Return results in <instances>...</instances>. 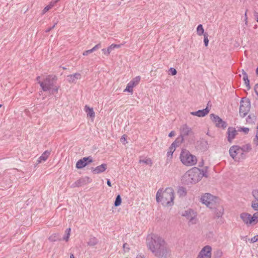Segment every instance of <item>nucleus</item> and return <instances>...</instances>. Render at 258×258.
Masks as SVG:
<instances>
[{
	"instance_id": "nucleus-1",
	"label": "nucleus",
	"mask_w": 258,
	"mask_h": 258,
	"mask_svg": "<svg viewBox=\"0 0 258 258\" xmlns=\"http://www.w3.org/2000/svg\"><path fill=\"white\" fill-rule=\"evenodd\" d=\"M147 245L148 249L157 257L166 258L171 255V250L166 242L157 234H152L148 236Z\"/></svg>"
},
{
	"instance_id": "nucleus-2",
	"label": "nucleus",
	"mask_w": 258,
	"mask_h": 258,
	"mask_svg": "<svg viewBox=\"0 0 258 258\" xmlns=\"http://www.w3.org/2000/svg\"><path fill=\"white\" fill-rule=\"evenodd\" d=\"M156 199L158 203L161 202L164 206L171 207L173 205L174 199V190L171 187L158 189L156 193Z\"/></svg>"
},
{
	"instance_id": "nucleus-3",
	"label": "nucleus",
	"mask_w": 258,
	"mask_h": 258,
	"mask_svg": "<svg viewBox=\"0 0 258 258\" xmlns=\"http://www.w3.org/2000/svg\"><path fill=\"white\" fill-rule=\"evenodd\" d=\"M57 80V78L55 75H50L46 76L43 81H39V84L42 90L46 92L50 91L55 86Z\"/></svg>"
},
{
	"instance_id": "nucleus-4",
	"label": "nucleus",
	"mask_w": 258,
	"mask_h": 258,
	"mask_svg": "<svg viewBox=\"0 0 258 258\" xmlns=\"http://www.w3.org/2000/svg\"><path fill=\"white\" fill-rule=\"evenodd\" d=\"M180 159L181 162L187 166H193L197 162V157L186 150L181 151L180 154Z\"/></svg>"
},
{
	"instance_id": "nucleus-5",
	"label": "nucleus",
	"mask_w": 258,
	"mask_h": 258,
	"mask_svg": "<svg viewBox=\"0 0 258 258\" xmlns=\"http://www.w3.org/2000/svg\"><path fill=\"white\" fill-rule=\"evenodd\" d=\"M200 171L199 168L195 167L187 171L184 174V177L186 178L190 183H196L201 179Z\"/></svg>"
},
{
	"instance_id": "nucleus-6",
	"label": "nucleus",
	"mask_w": 258,
	"mask_h": 258,
	"mask_svg": "<svg viewBox=\"0 0 258 258\" xmlns=\"http://www.w3.org/2000/svg\"><path fill=\"white\" fill-rule=\"evenodd\" d=\"M250 101L249 99H247L245 102L242 100L240 102L239 107V114L241 117H245L250 111Z\"/></svg>"
},
{
	"instance_id": "nucleus-7",
	"label": "nucleus",
	"mask_w": 258,
	"mask_h": 258,
	"mask_svg": "<svg viewBox=\"0 0 258 258\" xmlns=\"http://www.w3.org/2000/svg\"><path fill=\"white\" fill-rule=\"evenodd\" d=\"M210 118L212 121L214 122L215 126L219 128H222L223 129H225L227 126V123L222 120L219 116L212 113L210 114Z\"/></svg>"
},
{
	"instance_id": "nucleus-8",
	"label": "nucleus",
	"mask_w": 258,
	"mask_h": 258,
	"mask_svg": "<svg viewBox=\"0 0 258 258\" xmlns=\"http://www.w3.org/2000/svg\"><path fill=\"white\" fill-rule=\"evenodd\" d=\"M92 162L93 159L91 156L85 157L77 161L76 167L77 169H82Z\"/></svg>"
},
{
	"instance_id": "nucleus-9",
	"label": "nucleus",
	"mask_w": 258,
	"mask_h": 258,
	"mask_svg": "<svg viewBox=\"0 0 258 258\" xmlns=\"http://www.w3.org/2000/svg\"><path fill=\"white\" fill-rule=\"evenodd\" d=\"M229 153L230 157L235 161H239V158H237L236 156L238 154H241V150L240 146L237 145L232 146L229 150Z\"/></svg>"
},
{
	"instance_id": "nucleus-10",
	"label": "nucleus",
	"mask_w": 258,
	"mask_h": 258,
	"mask_svg": "<svg viewBox=\"0 0 258 258\" xmlns=\"http://www.w3.org/2000/svg\"><path fill=\"white\" fill-rule=\"evenodd\" d=\"M211 247L209 245H206L202 249L197 258H211Z\"/></svg>"
},
{
	"instance_id": "nucleus-11",
	"label": "nucleus",
	"mask_w": 258,
	"mask_h": 258,
	"mask_svg": "<svg viewBox=\"0 0 258 258\" xmlns=\"http://www.w3.org/2000/svg\"><path fill=\"white\" fill-rule=\"evenodd\" d=\"M202 203L208 207H211L213 201V196L209 193H206L201 198Z\"/></svg>"
},
{
	"instance_id": "nucleus-12",
	"label": "nucleus",
	"mask_w": 258,
	"mask_h": 258,
	"mask_svg": "<svg viewBox=\"0 0 258 258\" xmlns=\"http://www.w3.org/2000/svg\"><path fill=\"white\" fill-rule=\"evenodd\" d=\"M91 180L89 177L85 176L77 180L72 184V186L73 187L82 186L91 182Z\"/></svg>"
},
{
	"instance_id": "nucleus-13",
	"label": "nucleus",
	"mask_w": 258,
	"mask_h": 258,
	"mask_svg": "<svg viewBox=\"0 0 258 258\" xmlns=\"http://www.w3.org/2000/svg\"><path fill=\"white\" fill-rule=\"evenodd\" d=\"M227 141L231 143L233 139L235 138L237 134V131L234 127H229L227 132Z\"/></svg>"
},
{
	"instance_id": "nucleus-14",
	"label": "nucleus",
	"mask_w": 258,
	"mask_h": 258,
	"mask_svg": "<svg viewBox=\"0 0 258 258\" xmlns=\"http://www.w3.org/2000/svg\"><path fill=\"white\" fill-rule=\"evenodd\" d=\"M240 218L243 222L246 225L252 224L253 223V219L251 218V215L247 213H242L240 214Z\"/></svg>"
},
{
	"instance_id": "nucleus-15",
	"label": "nucleus",
	"mask_w": 258,
	"mask_h": 258,
	"mask_svg": "<svg viewBox=\"0 0 258 258\" xmlns=\"http://www.w3.org/2000/svg\"><path fill=\"white\" fill-rule=\"evenodd\" d=\"M252 195L255 200L251 203V207L254 211H258V189L253 190Z\"/></svg>"
},
{
	"instance_id": "nucleus-16",
	"label": "nucleus",
	"mask_w": 258,
	"mask_h": 258,
	"mask_svg": "<svg viewBox=\"0 0 258 258\" xmlns=\"http://www.w3.org/2000/svg\"><path fill=\"white\" fill-rule=\"evenodd\" d=\"M210 111V109L207 107L206 108L199 110L197 111L191 112L190 114L194 116H197L198 117H204Z\"/></svg>"
},
{
	"instance_id": "nucleus-17",
	"label": "nucleus",
	"mask_w": 258,
	"mask_h": 258,
	"mask_svg": "<svg viewBox=\"0 0 258 258\" xmlns=\"http://www.w3.org/2000/svg\"><path fill=\"white\" fill-rule=\"evenodd\" d=\"M192 133L191 128L188 127L186 124H184L180 128V136L184 138L187 136Z\"/></svg>"
},
{
	"instance_id": "nucleus-18",
	"label": "nucleus",
	"mask_w": 258,
	"mask_h": 258,
	"mask_svg": "<svg viewBox=\"0 0 258 258\" xmlns=\"http://www.w3.org/2000/svg\"><path fill=\"white\" fill-rule=\"evenodd\" d=\"M107 165L106 164H102L95 168L92 167L91 169L94 174H99L105 171Z\"/></svg>"
},
{
	"instance_id": "nucleus-19",
	"label": "nucleus",
	"mask_w": 258,
	"mask_h": 258,
	"mask_svg": "<svg viewBox=\"0 0 258 258\" xmlns=\"http://www.w3.org/2000/svg\"><path fill=\"white\" fill-rule=\"evenodd\" d=\"M50 154V151L48 150L45 151L43 153L41 156L37 160V163H40L42 162H45L48 158Z\"/></svg>"
},
{
	"instance_id": "nucleus-20",
	"label": "nucleus",
	"mask_w": 258,
	"mask_h": 258,
	"mask_svg": "<svg viewBox=\"0 0 258 258\" xmlns=\"http://www.w3.org/2000/svg\"><path fill=\"white\" fill-rule=\"evenodd\" d=\"M81 74L80 73H75L73 75L68 76V81L70 83H74L76 80L81 79Z\"/></svg>"
},
{
	"instance_id": "nucleus-21",
	"label": "nucleus",
	"mask_w": 258,
	"mask_h": 258,
	"mask_svg": "<svg viewBox=\"0 0 258 258\" xmlns=\"http://www.w3.org/2000/svg\"><path fill=\"white\" fill-rule=\"evenodd\" d=\"M240 149L241 150V156L242 157L244 155V152L245 153H248L250 152L252 148L250 144H247L245 145H244L242 146L241 147H240Z\"/></svg>"
},
{
	"instance_id": "nucleus-22",
	"label": "nucleus",
	"mask_w": 258,
	"mask_h": 258,
	"mask_svg": "<svg viewBox=\"0 0 258 258\" xmlns=\"http://www.w3.org/2000/svg\"><path fill=\"white\" fill-rule=\"evenodd\" d=\"M85 110L87 113L88 117H90L91 118H93L95 117V112L93 110V108H90L87 105H86L85 106Z\"/></svg>"
},
{
	"instance_id": "nucleus-23",
	"label": "nucleus",
	"mask_w": 258,
	"mask_h": 258,
	"mask_svg": "<svg viewBox=\"0 0 258 258\" xmlns=\"http://www.w3.org/2000/svg\"><path fill=\"white\" fill-rule=\"evenodd\" d=\"M192 212H193L192 210L188 209L186 211H185L182 214L183 216H184L187 219H189L190 222H191L194 219V218L190 215L191 213Z\"/></svg>"
},
{
	"instance_id": "nucleus-24",
	"label": "nucleus",
	"mask_w": 258,
	"mask_h": 258,
	"mask_svg": "<svg viewBox=\"0 0 258 258\" xmlns=\"http://www.w3.org/2000/svg\"><path fill=\"white\" fill-rule=\"evenodd\" d=\"M98 243V240L94 236H90L89 238L88 241L87 242V244L90 246H95Z\"/></svg>"
},
{
	"instance_id": "nucleus-25",
	"label": "nucleus",
	"mask_w": 258,
	"mask_h": 258,
	"mask_svg": "<svg viewBox=\"0 0 258 258\" xmlns=\"http://www.w3.org/2000/svg\"><path fill=\"white\" fill-rule=\"evenodd\" d=\"M223 212L224 209L222 207L215 209L214 212L215 217L217 218L221 217L223 215Z\"/></svg>"
},
{
	"instance_id": "nucleus-26",
	"label": "nucleus",
	"mask_w": 258,
	"mask_h": 258,
	"mask_svg": "<svg viewBox=\"0 0 258 258\" xmlns=\"http://www.w3.org/2000/svg\"><path fill=\"white\" fill-rule=\"evenodd\" d=\"M55 4L52 1L49 3L48 5H47L43 10L42 12V15H44L46 12L48 11L49 10L52 9Z\"/></svg>"
},
{
	"instance_id": "nucleus-27",
	"label": "nucleus",
	"mask_w": 258,
	"mask_h": 258,
	"mask_svg": "<svg viewBox=\"0 0 258 258\" xmlns=\"http://www.w3.org/2000/svg\"><path fill=\"white\" fill-rule=\"evenodd\" d=\"M49 240L52 242H55L60 240L59 235L58 233H54L50 235Z\"/></svg>"
},
{
	"instance_id": "nucleus-28",
	"label": "nucleus",
	"mask_w": 258,
	"mask_h": 258,
	"mask_svg": "<svg viewBox=\"0 0 258 258\" xmlns=\"http://www.w3.org/2000/svg\"><path fill=\"white\" fill-rule=\"evenodd\" d=\"M141 80L140 76H137L135 78H134L132 80H131L130 83L131 84H132L134 87L137 86L140 82Z\"/></svg>"
},
{
	"instance_id": "nucleus-29",
	"label": "nucleus",
	"mask_w": 258,
	"mask_h": 258,
	"mask_svg": "<svg viewBox=\"0 0 258 258\" xmlns=\"http://www.w3.org/2000/svg\"><path fill=\"white\" fill-rule=\"evenodd\" d=\"M178 195L180 196H186V189L181 186V187H179V188H178V191H177Z\"/></svg>"
},
{
	"instance_id": "nucleus-30",
	"label": "nucleus",
	"mask_w": 258,
	"mask_h": 258,
	"mask_svg": "<svg viewBox=\"0 0 258 258\" xmlns=\"http://www.w3.org/2000/svg\"><path fill=\"white\" fill-rule=\"evenodd\" d=\"M121 201L122 200L120 196L119 195H118L115 198V200L114 203V206L115 207L119 206V205H120L121 203Z\"/></svg>"
},
{
	"instance_id": "nucleus-31",
	"label": "nucleus",
	"mask_w": 258,
	"mask_h": 258,
	"mask_svg": "<svg viewBox=\"0 0 258 258\" xmlns=\"http://www.w3.org/2000/svg\"><path fill=\"white\" fill-rule=\"evenodd\" d=\"M197 34L200 36H201L202 35L204 34V30L203 25L202 24H200L198 26L197 28Z\"/></svg>"
},
{
	"instance_id": "nucleus-32",
	"label": "nucleus",
	"mask_w": 258,
	"mask_h": 258,
	"mask_svg": "<svg viewBox=\"0 0 258 258\" xmlns=\"http://www.w3.org/2000/svg\"><path fill=\"white\" fill-rule=\"evenodd\" d=\"M134 87V86L132 84H131V83L129 82L127 84V86H126L125 89H124V91L128 92L129 93H132L133 92V88Z\"/></svg>"
},
{
	"instance_id": "nucleus-33",
	"label": "nucleus",
	"mask_w": 258,
	"mask_h": 258,
	"mask_svg": "<svg viewBox=\"0 0 258 258\" xmlns=\"http://www.w3.org/2000/svg\"><path fill=\"white\" fill-rule=\"evenodd\" d=\"M71 228H68L65 231V234L63 237V239L66 241H68L70 235Z\"/></svg>"
},
{
	"instance_id": "nucleus-34",
	"label": "nucleus",
	"mask_w": 258,
	"mask_h": 258,
	"mask_svg": "<svg viewBox=\"0 0 258 258\" xmlns=\"http://www.w3.org/2000/svg\"><path fill=\"white\" fill-rule=\"evenodd\" d=\"M243 81L244 82V83L246 85V88L247 90H249L250 88V84H249V80L247 76H243Z\"/></svg>"
},
{
	"instance_id": "nucleus-35",
	"label": "nucleus",
	"mask_w": 258,
	"mask_h": 258,
	"mask_svg": "<svg viewBox=\"0 0 258 258\" xmlns=\"http://www.w3.org/2000/svg\"><path fill=\"white\" fill-rule=\"evenodd\" d=\"M207 168L208 167H206L205 169H200L201 171H200V176H201V178L204 176L206 177H208V175L207 174Z\"/></svg>"
},
{
	"instance_id": "nucleus-36",
	"label": "nucleus",
	"mask_w": 258,
	"mask_h": 258,
	"mask_svg": "<svg viewBox=\"0 0 258 258\" xmlns=\"http://www.w3.org/2000/svg\"><path fill=\"white\" fill-rule=\"evenodd\" d=\"M175 151V149L173 148V147H170L169 148V150L167 152V157H172V154L174 152V151Z\"/></svg>"
},
{
	"instance_id": "nucleus-37",
	"label": "nucleus",
	"mask_w": 258,
	"mask_h": 258,
	"mask_svg": "<svg viewBox=\"0 0 258 258\" xmlns=\"http://www.w3.org/2000/svg\"><path fill=\"white\" fill-rule=\"evenodd\" d=\"M121 44H112L110 45L108 47L111 51L112 50L114 49L115 48H118L120 47Z\"/></svg>"
},
{
	"instance_id": "nucleus-38",
	"label": "nucleus",
	"mask_w": 258,
	"mask_h": 258,
	"mask_svg": "<svg viewBox=\"0 0 258 258\" xmlns=\"http://www.w3.org/2000/svg\"><path fill=\"white\" fill-rule=\"evenodd\" d=\"M204 42L205 46H207L209 43V39H208V35L207 33H205L204 34Z\"/></svg>"
},
{
	"instance_id": "nucleus-39",
	"label": "nucleus",
	"mask_w": 258,
	"mask_h": 258,
	"mask_svg": "<svg viewBox=\"0 0 258 258\" xmlns=\"http://www.w3.org/2000/svg\"><path fill=\"white\" fill-rule=\"evenodd\" d=\"M140 162L141 163V162H143V163H144L146 164H148V165H152V161L150 159H144V160H140Z\"/></svg>"
},
{
	"instance_id": "nucleus-40",
	"label": "nucleus",
	"mask_w": 258,
	"mask_h": 258,
	"mask_svg": "<svg viewBox=\"0 0 258 258\" xmlns=\"http://www.w3.org/2000/svg\"><path fill=\"white\" fill-rule=\"evenodd\" d=\"M249 131V130L248 128L245 127H240L239 129L238 130V131H239V132L242 131V132H244L245 134H248Z\"/></svg>"
},
{
	"instance_id": "nucleus-41",
	"label": "nucleus",
	"mask_w": 258,
	"mask_h": 258,
	"mask_svg": "<svg viewBox=\"0 0 258 258\" xmlns=\"http://www.w3.org/2000/svg\"><path fill=\"white\" fill-rule=\"evenodd\" d=\"M222 255V252L221 250H218L216 251L215 254L214 258H220Z\"/></svg>"
},
{
	"instance_id": "nucleus-42",
	"label": "nucleus",
	"mask_w": 258,
	"mask_h": 258,
	"mask_svg": "<svg viewBox=\"0 0 258 258\" xmlns=\"http://www.w3.org/2000/svg\"><path fill=\"white\" fill-rule=\"evenodd\" d=\"M251 218L253 219V223H256L258 222V213H254Z\"/></svg>"
},
{
	"instance_id": "nucleus-43",
	"label": "nucleus",
	"mask_w": 258,
	"mask_h": 258,
	"mask_svg": "<svg viewBox=\"0 0 258 258\" xmlns=\"http://www.w3.org/2000/svg\"><path fill=\"white\" fill-rule=\"evenodd\" d=\"M169 72L170 74L172 76H174L177 74V71L175 69L173 68H170V69L169 70Z\"/></svg>"
},
{
	"instance_id": "nucleus-44",
	"label": "nucleus",
	"mask_w": 258,
	"mask_h": 258,
	"mask_svg": "<svg viewBox=\"0 0 258 258\" xmlns=\"http://www.w3.org/2000/svg\"><path fill=\"white\" fill-rule=\"evenodd\" d=\"M102 51H103L104 54L107 56L109 55L111 52L108 47L107 49H102Z\"/></svg>"
},
{
	"instance_id": "nucleus-45",
	"label": "nucleus",
	"mask_w": 258,
	"mask_h": 258,
	"mask_svg": "<svg viewBox=\"0 0 258 258\" xmlns=\"http://www.w3.org/2000/svg\"><path fill=\"white\" fill-rule=\"evenodd\" d=\"M54 87L51 88V90L49 91L51 94H54V93H57L58 91V89L59 87L54 86Z\"/></svg>"
},
{
	"instance_id": "nucleus-46",
	"label": "nucleus",
	"mask_w": 258,
	"mask_h": 258,
	"mask_svg": "<svg viewBox=\"0 0 258 258\" xmlns=\"http://www.w3.org/2000/svg\"><path fill=\"white\" fill-rule=\"evenodd\" d=\"M175 141H177V143L178 145H180L183 141V138L180 136L178 138H177Z\"/></svg>"
},
{
	"instance_id": "nucleus-47",
	"label": "nucleus",
	"mask_w": 258,
	"mask_h": 258,
	"mask_svg": "<svg viewBox=\"0 0 258 258\" xmlns=\"http://www.w3.org/2000/svg\"><path fill=\"white\" fill-rule=\"evenodd\" d=\"M101 47V45L100 43H98L97 44V45H96L95 46H94L92 48V50L93 51V52L97 50V49L100 48Z\"/></svg>"
},
{
	"instance_id": "nucleus-48",
	"label": "nucleus",
	"mask_w": 258,
	"mask_h": 258,
	"mask_svg": "<svg viewBox=\"0 0 258 258\" xmlns=\"http://www.w3.org/2000/svg\"><path fill=\"white\" fill-rule=\"evenodd\" d=\"M57 22H58V21L54 22L53 25L51 27H50L48 28V29H47L45 30V32H48L50 30H51L52 29H53L54 28V27L55 26V25L57 24Z\"/></svg>"
},
{
	"instance_id": "nucleus-49",
	"label": "nucleus",
	"mask_w": 258,
	"mask_h": 258,
	"mask_svg": "<svg viewBox=\"0 0 258 258\" xmlns=\"http://www.w3.org/2000/svg\"><path fill=\"white\" fill-rule=\"evenodd\" d=\"M258 241V235H256L254 236H253L252 238L250 239V242L251 243H254Z\"/></svg>"
},
{
	"instance_id": "nucleus-50",
	"label": "nucleus",
	"mask_w": 258,
	"mask_h": 258,
	"mask_svg": "<svg viewBox=\"0 0 258 258\" xmlns=\"http://www.w3.org/2000/svg\"><path fill=\"white\" fill-rule=\"evenodd\" d=\"M93 52V51L92 50V49H89V50H86L85 51L83 52V55H88L89 54Z\"/></svg>"
},
{
	"instance_id": "nucleus-51",
	"label": "nucleus",
	"mask_w": 258,
	"mask_h": 258,
	"mask_svg": "<svg viewBox=\"0 0 258 258\" xmlns=\"http://www.w3.org/2000/svg\"><path fill=\"white\" fill-rule=\"evenodd\" d=\"M253 143L256 145H258V135H256L253 140Z\"/></svg>"
},
{
	"instance_id": "nucleus-52",
	"label": "nucleus",
	"mask_w": 258,
	"mask_h": 258,
	"mask_svg": "<svg viewBox=\"0 0 258 258\" xmlns=\"http://www.w3.org/2000/svg\"><path fill=\"white\" fill-rule=\"evenodd\" d=\"M179 145H178V144L177 143V141H174L171 145L170 146L171 147H173V148L175 149L176 147H178Z\"/></svg>"
},
{
	"instance_id": "nucleus-53",
	"label": "nucleus",
	"mask_w": 258,
	"mask_h": 258,
	"mask_svg": "<svg viewBox=\"0 0 258 258\" xmlns=\"http://www.w3.org/2000/svg\"><path fill=\"white\" fill-rule=\"evenodd\" d=\"M254 89L255 94L258 96V83L255 85Z\"/></svg>"
},
{
	"instance_id": "nucleus-54",
	"label": "nucleus",
	"mask_w": 258,
	"mask_h": 258,
	"mask_svg": "<svg viewBox=\"0 0 258 258\" xmlns=\"http://www.w3.org/2000/svg\"><path fill=\"white\" fill-rule=\"evenodd\" d=\"M201 144H203V145L205 146V148L207 149V145H208V142L206 141H203L201 142Z\"/></svg>"
},
{
	"instance_id": "nucleus-55",
	"label": "nucleus",
	"mask_w": 258,
	"mask_h": 258,
	"mask_svg": "<svg viewBox=\"0 0 258 258\" xmlns=\"http://www.w3.org/2000/svg\"><path fill=\"white\" fill-rule=\"evenodd\" d=\"M175 132H174V131H171V132L169 134L168 136H169V137H173V136H175Z\"/></svg>"
},
{
	"instance_id": "nucleus-56",
	"label": "nucleus",
	"mask_w": 258,
	"mask_h": 258,
	"mask_svg": "<svg viewBox=\"0 0 258 258\" xmlns=\"http://www.w3.org/2000/svg\"><path fill=\"white\" fill-rule=\"evenodd\" d=\"M120 140H121V142H125L126 141V138H125V135H123L121 137V138L120 139Z\"/></svg>"
},
{
	"instance_id": "nucleus-57",
	"label": "nucleus",
	"mask_w": 258,
	"mask_h": 258,
	"mask_svg": "<svg viewBox=\"0 0 258 258\" xmlns=\"http://www.w3.org/2000/svg\"><path fill=\"white\" fill-rule=\"evenodd\" d=\"M241 72H242V75H243V76H247V74H246V73L244 71V70H242L241 71Z\"/></svg>"
},
{
	"instance_id": "nucleus-58",
	"label": "nucleus",
	"mask_w": 258,
	"mask_h": 258,
	"mask_svg": "<svg viewBox=\"0 0 258 258\" xmlns=\"http://www.w3.org/2000/svg\"><path fill=\"white\" fill-rule=\"evenodd\" d=\"M136 258H145V256L142 254H138Z\"/></svg>"
},
{
	"instance_id": "nucleus-59",
	"label": "nucleus",
	"mask_w": 258,
	"mask_h": 258,
	"mask_svg": "<svg viewBox=\"0 0 258 258\" xmlns=\"http://www.w3.org/2000/svg\"><path fill=\"white\" fill-rule=\"evenodd\" d=\"M107 184L109 186H111V182L110 181L109 179H107Z\"/></svg>"
},
{
	"instance_id": "nucleus-60",
	"label": "nucleus",
	"mask_w": 258,
	"mask_h": 258,
	"mask_svg": "<svg viewBox=\"0 0 258 258\" xmlns=\"http://www.w3.org/2000/svg\"><path fill=\"white\" fill-rule=\"evenodd\" d=\"M60 0H52L53 2L56 5L58 2H59Z\"/></svg>"
},
{
	"instance_id": "nucleus-61",
	"label": "nucleus",
	"mask_w": 258,
	"mask_h": 258,
	"mask_svg": "<svg viewBox=\"0 0 258 258\" xmlns=\"http://www.w3.org/2000/svg\"><path fill=\"white\" fill-rule=\"evenodd\" d=\"M203 164H204V161H203V160H202V161L199 163V166L202 167V166H203Z\"/></svg>"
},
{
	"instance_id": "nucleus-62",
	"label": "nucleus",
	"mask_w": 258,
	"mask_h": 258,
	"mask_svg": "<svg viewBox=\"0 0 258 258\" xmlns=\"http://www.w3.org/2000/svg\"><path fill=\"white\" fill-rule=\"evenodd\" d=\"M36 80L38 81V82L39 83V81H41L40 80V76L37 77V78H36Z\"/></svg>"
},
{
	"instance_id": "nucleus-63",
	"label": "nucleus",
	"mask_w": 258,
	"mask_h": 258,
	"mask_svg": "<svg viewBox=\"0 0 258 258\" xmlns=\"http://www.w3.org/2000/svg\"><path fill=\"white\" fill-rule=\"evenodd\" d=\"M70 258H75V256L73 254H71L70 255Z\"/></svg>"
},
{
	"instance_id": "nucleus-64",
	"label": "nucleus",
	"mask_w": 258,
	"mask_h": 258,
	"mask_svg": "<svg viewBox=\"0 0 258 258\" xmlns=\"http://www.w3.org/2000/svg\"><path fill=\"white\" fill-rule=\"evenodd\" d=\"M253 16H258V13L255 12Z\"/></svg>"
}]
</instances>
